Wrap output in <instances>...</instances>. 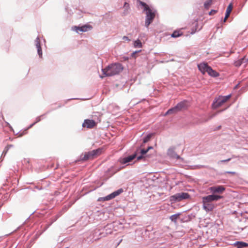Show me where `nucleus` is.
<instances>
[{
	"mask_svg": "<svg viewBox=\"0 0 248 248\" xmlns=\"http://www.w3.org/2000/svg\"><path fill=\"white\" fill-rule=\"evenodd\" d=\"M134 46L135 48H141L142 46V43L139 39H137L134 42Z\"/></svg>",
	"mask_w": 248,
	"mask_h": 248,
	"instance_id": "obj_26",
	"label": "nucleus"
},
{
	"mask_svg": "<svg viewBox=\"0 0 248 248\" xmlns=\"http://www.w3.org/2000/svg\"><path fill=\"white\" fill-rule=\"evenodd\" d=\"M206 72L209 75L214 78L217 77L219 76L218 73L213 70L211 66H210V67H208V69L206 70Z\"/></svg>",
	"mask_w": 248,
	"mask_h": 248,
	"instance_id": "obj_23",
	"label": "nucleus"
},
{
	"mask_svg": "<svg viewBox=\"0 0 248 248\" xmlns=\"http://www.w3.org/2000/svg\"><path fill=\"white\" fill-rule=\"evenodd\" d=\"M217 11L215 10H212L210 12H209V15H212L216 13H217Z\"/></svg>",
	"mask_w": 248,
	"mask_h": 248,
	"instance_id": "obj_37",
	"label": "nucleus"
},
{
	"mask_svg": "<svg viewBox=\"0 0 248 248\" xmlns=\"http://www.w3.org/2000/svg\"><path fill=\"white\" fill-rule=\"evenodd\" d=\"M146 17L145 21V26L148 28L149 25L152 22L155 16V11L149 8L146 10Z\"/></svg>",
	"mask_w": 248,
	"mask_h": 248,
	"instance_id": "obj_4",
	"label": "nucleus"
},
{
	"mask_svg": "<svg viewBox=\"0 0 248 248\" xmlns=\"http://www.w3.org/2000/svg\"><path fill=\"white\" fill-rule=\"evenodd\" d=\"M188 101L185 100H183L178 103L177 105L174 107L169 109L166 112L165 115H166L170 114L176 113L180 111L186 109L188 107Z\"/></svg>",
	"mask_w": 248,
	"mask_h": 248,
	"instance_id": "obj_2",
	"label": "nucleus"
},
{
	"mask_svg": "<svg viewBox=\"0 0 248 248\" xmlns=\"http://www.w3.org/2000/svg\"><path fill=\"white\" fill-rule=\"evenodd\" d=\"M114 225L112 224H107L106 226L104 227V229L105 230L106 232L104 233V235L106 236L108 234H110L112 232V229L113 228Z\"/></svg>",
	"mask_w": 248,
	"mask_h": 248,
	"instance_id": "obj_22",
	"label": "nucleus"
},
{
	"mask_svg": "<svg viewBox=\"0 0 248 248\" xmlns=\"http://www.w3.org/2000/svg\"><path fill=\"white\" fill-rule=\"evenodd\" d=\"M181 35H182V33H180L179 31H175L171 34V37L173 38H177Z\"/></svg>",
	"mask_w": 248,
	"mask_h": 248,
	"instance_id": "obj_29",
	"label": "nucleus"
},
{
	"mask_svg": "<svg viewBox=\"0 0 248 248\" xmlns=\"http://www.w3.org/2000/svg\"><path fill=\"white\" fill-rule=\"evenodd\" d=\"M99 152V150H94L91 152L86 153L84 155H82L80 156V160L82 161H86L88 159H92L97 155Z\"/></svg>",
	"mask_w": 248,
	"mask_h": 248,
	"instance_id": "obj_7",
	"label": "nucleus"
},
{
	"mask_svg": "<svg viewBox=\"0 0 248 248\" xmlns=\"http://www.w3.org/2000/svg\"><path fill=\"white\" fill-rule=\"evenodd\" d=\"M226 108H225V109H221V110H220L218 111H217V112H215L214 113H213L211 115H210L208 118L207 119H204L202 120V122H206L207 121H208L209 120L213 119V118H214L215 117H216L218 113H220V112H223L224 110H225Z\"/></svg>",
	"mask_w": 248,
	"mask_h": 248,
	"instance_id": "obj_25",
	"label": "nucleus"
},
{
	"mask_svg": "<svg viewBox=\"0 0 248 248\" xmlns=\"http://www.w3.org/2000/svg\"><path fill=\"white\" fill-rule=\"evenodd\" d=\"M6 147H7V148H8V149H9L10 148H11V147H13V145H12V144H9V145H8Z\"/></svg>",
	"mask_w": 248,
	"mask_h": 248,
	"instance_id": "obj_41",
	"label": "nucleus"
},
{
	"mask_svg": "<svg viewBox=\"0 0 248 248\" xmlns=\"http://www.w3.org/2000/svg\"><path fill=\"white\" fill-rule=\"evenodd\" d=\"M141 51V50H138V51H134V52H132V53H131V57H135V55H136L137 53H139V52H140Z\"/></svg>",
	"mask_w": 248,
	"mask_h": 248,
	"instance_id": "obj_35",
	"label": "nucleus"
},
{
	"mask_svg": "<svg viewBox=\"0 0 248 248\" xmlns=\"http://www.w3.org/2000/svg\"><path fill=\"white\" fill-rule=\"evenodd\" d=\"M248 62V58L244 57L243 58L235 61L234 62L235 66L236 67H239L243 64H246Z\"/></svg>",
	"mask_w": 248,
	"mask_h": 248,
	"instance_id": "obj_21",
	"label": "nucleus"
},
{
	"mask_svg": "<svg viewBox=\"0 0 248 248\" xmlns=\"http://www.w3.org/2000/svg\"><path fill=\"white\" fill-rule=\"evenodd\" d=\"M123 39L124 40L128 41H130V39L127 36H123Z\"/></svg>",
	"mask_w": 248,
	"mask_h": 248,
	"instance_id": "obj_36",
	"label": "nucleus"
},
{
	"mask_svg": "<svg viewBox=\"0 0 248 248\" xmlns=\"http://www.w3.org/2000/svg\"><path fill=\"white\" fill-rule=\"evenodd\" d=\"M124 7L126 9H127V8L129 7V4L128 3H127L126 2H124Z\"/></svg>",
	"mask_w": 248,
	"mask_h": 248,
	"instance_id": "obj_38",
	"label": "nucleus"
},
{
	"mask_svg": "<svg viewBox=\"0 0 248 248\" xmlns=\"http://www.w3.org/2000/svg\"><path fill=\"white\" fill-rule=\"evenodd\" d=\"M123 70V67L121 63H113L102 69L104 76H100V77L102 78L104 77H111L116 75L119 74Z\"/></svg>",
	"mask_w": 248,
	"mask_h": 248,
	"instance_id": "obj_1",
	"label": "nucleus"
},
{
	"mask_svg": "<svg viewBox=\"0 0 248 248\" xmlns=\"http://www.w3.org/2000/svg\"><path fill=\"white\" fill-rule=\"evenodd\" d=\"M102 229L96 228L93 231H92L95 237L96 241L99 240L100 238L105 237L106 235H104V232H102Z\"/></svg>",
	"mask_w": 248,
	"mask_h": 248,
	"instance_id": "obj_13",
	"label": "nucleus"
},
{
	"mask_svg": "<svg viewBox=\"0 0 248 248\" xmlns=\"http://www.w3.org/2000/svg\"><path fill=\"white\" fill-rule=\"evenodd\" d=\"M8 150H9L8 148H7V147H5L2 153L1 156L3 155L4 156L6 155V154L7 153Z\"/></svg>",
	"mask_w": 248,
	"mask_h": 248,
	"instance_id": "obj_32",
	"label": "nucleus"
},
{
	"mask_svg": "<svg viewBox=\"0 0 248 248\" xmlns=\"http://www.w3.org/2000/svg\"><path fill=\"white\" fill-rule=\"evenodd\" d=\"M233 246L236 248H246L248 247V243L242 241H236Z\"/></svg>",
	"mask_w": 248,
	"mask_h": 248,
	"instance_id": "obj_20",
	"label": "nucleus"
},
{
	"mask_svg": "<svg viewBox=\"0 0 248 248\" xmlns=\"http://www.w3.org/2000/svg\"><path fill=\"white\" fill-rule=\"evenodd\" d=\"M167 154L171 158L182 159V158L175 153L173 148H170L168 151Z\"/></svg>",
	"mask_w": 248,
	"mask_h": 248,
	"instance_id": "obj_19",
	"label": "nucleus"
},
{
	"mask_svg": "<svg viewBox=\"0 0 248 248\" xmlns=\"http://www.w3.org/2000/svg\"><path fill=\"white\" fill-rule=\"evenodd\" d=\"M140 4L141 5H142L144 7V10L146 11L148 10V9L150 8L149 6L145 2L142 1H140Z\"/></svg>",
	"mask_w": 248,
	"mask_h": 248,
	"instance_id": "obj_31",
	"label": "nucleus"
},
{
	"mask_svg": "<svg viewBox=\"0 0 248 248\" xmlns=\"http://www.w3.org/2000/svg\"><path fill=\"white\" fill-rule=\"evenodd\" d=\"M180 215H181L180 213H177V214H175L173 215H171L170 217V219L171 220V221L174 222H176L179 216Z\"/></svg>",
	"mask_w": 248,
	"mask_h": 248,
	"instance_id": "obj_27",
	"label": "nucleus"
},
{
	"mask_svg": "<svg viewBox=\"0 0 248 248\" xmlns=\"http://www.w3.org/2000/svg\"><path fill=\"white\" fill-rule=\"evenodd\" d=\"M136 154L135 153L131 155H129L124 158H121L119 160V162L121 164H125L128 163L133 160L136 157Z\"/></svg>",
	"mask_w": 248,
	"mask_h": 248,
	"instance_id": "obj_12",
	"label": "nucleus"
},
{
	"mask_svg": "<svg viewBox=\"0 0 248 248\" xmlns=\"http://www.w3.org/2000/svg\"><path fill=\"white\" fill-rule=\"evenodd\" d=\"M140 155L137 157V160H140L142 159L145 160L146 158L150 157V155L148 154V151L146 149H142L140 151Z\"/></svg>",
	"mask_w": 248,
	"mask_h": 248,
	"instance_id": "obj_17",
	"label": "nucleus"
},
{
	"mask_svg": "<svg viewBox=\"0 0 248 248\" xmlns=\"http://www.w3.org/2000/svg\"><path fill=\"white\" fill-rule=\"evenodd\" d=\"M208 67H210L206 62H202L198 64V68L199 70L203 74H204L206 72V70L208 69Z\"/></svg>",
	"mask_w": 248,
	"mask_h": 248,
	"instance_id": "obj_18",
	"label": "nucleus"
},
{
	"mask_svg": "<svg viewBox=\"0 0 248 248\" xmlns=\"http://www.w3.org/2000/svg\"><path fill=\"white\" fill-rule=\"evenodd\" d=\"M213 0H207L204 3V7L205 9H208L212 4Z\"/></svg>",
	"mask_w": 248,
	"mask_h": 248,
	"instance_id": "obj_30",
	"label": "nucleus"
},
{
	"mask_svg": "<svg viewBox=\"0 0 248 248\" xmlns=\"http://www.w3.org/2000/svg\"><path fill=\"white\" fill-rule=\"evenodd\" d=\"M34 45L37 49V53L40 58L42 57V50L41 46L40 40L39 36H38L34 41Z\"/></svg>",
	"mask_w": 248,
	"mask_h": 248,
	"instance_id": "obj_15",
	"label": "nucleus"
},
{
	"mask_svg": "<svg viewBox=\"0 0 248 248\" xmlns=\"http://www.w3.org/2000/svg\"><path fill=\"white\" fill-rule=\"evenodd\" d=\"M22 136V134H21L19 136L21 137Z\"/></svg>",
	"mask_w": 248,
	"mask_h": 248,
	"instance_id": "obj_43",
	"label": "nucleus"
},
{
	"mask_svg": "<svg viewBox=\"0 0 248 248\" xmlns=\"http://www.w3.org/2000/svg\"><path fill=\"white\" fill-rule=\"evenodd\" d=\"M231 97V94L226 96H219L216 97L212 104V108L213 109H217L220 107L222 106L225 102H227Z\"/></svg>",
	"mask_w": 248,
	"mask_h": 248,
	"instance_id": "obj_3",
	"label": "nucleus"
},
{
	"mask_svg": "<svg viewBox=\"0 0 248 248\" xmlns=\"http://www.w3.org/2000/svg\"><path fill=\"white\" fill-rule=\"evenodd\" d=\"M96 125V122L93 120L85 119L82 124L83 127H86L89 129L93 128Z\"/></svg>",
	"mask_w": 248,
	"mask_h": 248,
	"instance_id": "obj_10",
	"label": "nucleus"
},
{
	"mask_svg": "<svg viewBox=\"0 0 248 248\" xmlns=\"http://www.w3.org/2000/svg\"><path fill=\"white\" fill-rule=\"evenodd\" d=\"M84 240L87 241L88 243H93L94 241H96L95 237L92 231L88 232L84 235Z\"/></svg>",
	"mask_w": 248,
	"mask_h": 248,
	"instance_id": "obj_14",
	"label": "nucleus"
},
{
	"mask_svg": "<svg viewBox=\"0 0 248 248\" xmlns=\"http://www.w3.org/2000/svg\"><path fill=\"white\" fill-rule=\"evenodd\" d=\"M35 124V123H33V124H30V125L28 127L27 129L31 128Z\"/></svg>",
	"mask_w": 248,
	"mask_h": 248,
	"instance_id": "obj_40",
	"label": "nucleus"
},
{
	"mask_svg": "<svg viewBox=\"0 0 248 248\" xmlns=\"http://www.w3.org/2000/svg\"><path fill=\"white\" fill-rule=\"evenodd\" d=\"M225 173H229V174H234L235 173V172L234 171H226L225 172Z\"/></svg>",
	"mask_w": 248,
	"mask_h": 248,
	"instance_id": "obj_39",
	"label": "nucleus"
},
{
	"mask_svg": "<svg viewBox=\"0 0 248 248\" xmlns=\"http://www.w3.org/2000/svg\"><path fill=\"white\" fill-rule=\"evenodd\" d=\"M209 190L214 194H222L225 191V188L223 186H215L210 187Z\"/></svg>",
	"mask_w": 248,
	"mask_h": 248,
	"instance_id": "obj_9",
	"label": "nucleus"
},
{
	"mask_svg": "<svg viewBox=\"0 0 248 248\" xmlns=\"http://www.w3.org/2000/svg\"><path fill=\"white\" fill-rule=\"evenodd\" d=\"M91 29H92L91 26L86 25H83L81 27L74 26L73 27V31H76L77 33H79V32H86Z\"/></svg>",
	"mask_w": 248,
	"mask_h": 248,
	"instance_id": "obj_11",
	"label": "nucleus"
},
{
	"mask_svg": "<svg viewBox=\"0 0 248 248\" xmlns=\"http://www.w3.org/2000/svg\"><path fill=\"white\" fill-rule=\"evenodd\" d=\"M232 7L233 5L232 3H230L229 5L228 6L226 11L224 22H225L227 18L229 16L230 13L232 10Z\"/></svg>",
	"mask_w": 248,
	"mask_h": 248,
	"instance_id": "obj_24",
	"label": "nucleus"
},
{
	"mask_svg": "<svg viewBox=\"0 0 248 248\" xmlns=\"http://www.w3.org/2000/svg\"><path fill=\"white\" fill-rule=\"evenodd\" d=\"M153 135H154L153 133H150V134H148L146 136H145L143 138V142L145 143L147 142L148 141H149L151 139V138H152V137L153 136Z\"/></svg>",
	"mask_w": 248,
	"mask_h": 248,
	"instance_id": "obj_28",
	"label": "nucleus"
},
{
	"mask_svg": "<svg viewBox=\"0 0 248 248\" xmlns=\"http://www.w3.org/2000/svg\"><path fill=\"white\" fill-rule=\"evenodd\" d=\"M153 149V147L152 146H149V147H148L147 149H146V150L148 152L150 150Z\"/></svg>",
	"mask_w": 248,
	"mask_h": 248,
	"instance_id": "obj_42",
	"label": "nucleus"
},
{
	"mask_svg": "<svg viewBox=\"0 0 248 248\" xmlns=\"http://www.w3.org/2000/svg\"><path fill=\"white\" fill-rule=\"evenodd\" d=\"M222 198H223V196L212 193L211 195L203 197L202 200H204L206 202L212 203L213 201H217Z\"/></svg>",
	"mask_w": 248,
	"mask_h": 248,
	"instance_id": "obj_8",
	"label": "nucleus"
},
{
	"mask_svg": "<svg viewBox=\"0 0 248 248\" xmlns=\"http://www.w3.org/2000/svg\"><path fill=\"white\" fill-rule=\"evenodd\" d=\"M42 116H43V115H41V116H38L36 118V121L34 122L35 124L41 121V118Z\"/></svg>",
	"mask_w": 248,
	"mask_h": 248,
	"instance_id": "obj_34",
	"label": "nucleus"
},
{
	"mask_svg": "<svg viewBox=\"0 0 248 248\" xmlns=\"http://www.w3.org/2000/svg\"><path fill=\"white\" fill-rule=\"evenodd\" d=\"M189 195L187 193H178L170 197V201L173 202H179L183 200L189 198Z\"/></svg>",
	"mask_w": 248,
	"mask_h": 248,
	"instance_id": "obj_5",
	"label": "nucleus"
},
{
	"mask_svg": "<svg viewBox=\"0 0 248 248\" xmlns=\"http://www.w3.org/2000/svg\"><path fill=\"white\" fill-rule=\"evenodd\" d=\"M231 160V158H228V159H225V160H221L218 162V164H219L220 163H223V162H227L230 161Z\"/></svg>",
	"mask_w": 248,
	"mask_h": 248,
	"instance_id": "obj_33",
	"label": "nucleus"
},
{
	"mask_svg": "<svg viewBox=\"0 0 248 248\" xmlns=\"http://www.w3.org/2000/svg\"><path fill=\"white\" fill-rule=\"evenodd\" d=\"M123 192V189L122 188H120L116 191H114L111 194L107 195V196L99 198L98 199L99 201H107L111 200L116 196H118L120 194H121Z\"/></svg>",
	"mask_w": 248,
	"mask_h": 248,
	"instance_id": "obj_6",
	"label": "nucleus"
},
{
	"mask_svg": "<svg viewBox=\"0 0 248 248\" xmlns=\"http://www.w3.org/2000/svg\"><path fill=\"white\" fill-rule=\"evenodd\" d=\"M202 202L203 209L207 212L212 211L215 208V206L212 203L206 202L204 200H202Z\"/></svg>",
	"mask_w": 248,
	"mask_h": 248,
	"instance_id": "obj_16",
	"label": "nucleus"
}]
</instances>
